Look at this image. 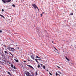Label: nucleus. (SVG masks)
<instances>
[{
	"label": "nucleus",
	"instance_id": "1",
	"mask_svg": "<svg viewBox=\"0 0 76 76\" xmlns=\"http://www.w3.org/2000/svg\"><path fill=\"white\" fill-rule=\"evenodd\" d=\"M11 1L12 0H8L6 1L5 0H2V1H3V3L5 4L6 3V2H7V3L10 2V1Z\"/></svg>",
	"mask_w": 76,
	"mask_h": 76
},
{
	"label": "nucleus",
	"instance_id": "2",
	"mask_svg": "<svg viewBox=\"0 0 76 76\" xmlns=\"http://www.w3.org/2000/svg\"><path fill=\"white\" fill-rule=\"evenodd\" d=\"M32 6L33 7H34V9H37V6L36 4H32Z\"/></svg>",
	"mask_w": 76,
	"mask_h": 76
},
{
	"label": "nucleus",
	"instance_id": "3",
	"mask_svg": "<svg viewBox=\"0 0 76 76\" xmlns=\"http://www.w3.org/2000/svg\"><path fill=\"white\" fill-rule=\"evenodd\" d=\"M30 56L31 57V58L33 60L35 59V56H34L32 55L31 56Z\"/></svg>",
	"mask_w": 76,
	"mask_h": 76
},
{
	"label": "nucleus",
	"instance_id": "4",
	"mask_svg": "<svg viewBox=\"0 0 76 76\" xmlns=\"http://www.w3.org/2000/svg\"><path fill=\"white\" fill-rule=\"evenodd\" d=\"M38 60L39 61H42V60H41V59H35V60L36 61V62L37 63H39L38 62Z\"/></svg>",
	"mask_w": 76,
	"mask_h": 76
},
{
	"label": "nucleus",
	"instance_id": "5",
	"mask_svg": "<svg viewBox=\"0 0 76 76\" xmlns=\"http://www.w3.org/2000/svg\"><path fill=\"white\" fill-rule=\"evenodd\" d=\"M10 51H13L15 50V49L13 48H10Z\"/></svg>",
	"mask_w": 76,
	"mask_h": 76
},
{
	"label": "nucleus",
	"instance_id": "6",
	"mask_svg": "<svg viewBox=\"0 0 76 76\" xmlns=\"http://www.w3.org/2000/svg\"><path fill=\"white\" fill-rule=\"evenodd\" d=\"M26 65L27 66H28V67H30V68H31V69H34L33 68V67H32V66L28 64H27Z\"/></svg>",
	"mask_w": 76,
	"mask_h": 76
},
{
	"label": "nucleus",
	"instance_id": "7",
	"mask_svg": "<svg viewBox=\"0 0 76 76\" xmlns=\"http://www.w3.org/2000/svg\"><path fill=\"white\" fill-rule=\"evenodd\" d=\"M14 60H15L17 63H18V62H19L18 60H16V59H14Z\"/></svg>",
	"mask_w": 76,
	"mask_h": 76
},
{
	"label": "nucleus",
	"instance_id": "8",
	"mask_svg": "<svg viewBox=\"0 0 76 76\" xmlns=\"http://www.w3.org/2000/svg\"><path fill=\"white\" fill-rule=\"evenodd\" d=\"M36 58H41L38 57V56H36Z\"/></svg>",
	"mask_w": 76,
	"mask_h": 76
},
{
	"label": "nucleus",
	"instance_id": "9",
	"mask_svg": "<svg viewBox=\"0 0 76 76\" xmlns=\"http://www.w3.org/2000/svg\"><path fill=\"white\" fill-rule=\"evenodd\" d=\"M0 16H1V17H2V18H4V16H3V15L0 14Z\"/></svg>",
	"mask_w": 76,
	"mask_h": 76
},
{
	"label": "nucleus",
	"instance_id": "10",
	"mask_svg": "<svg viewBox=\"0 0 76 76\" xmlns=\"http://www.w3.org/2000/svg\"><path fill=\"white\" fill-rule=\"evenodd\" d=\"M28 61H32V60L30 59V60L29 59H28Z\"/></svg>",
	"mask_w": 76,
	"mask_h": 76
},
{
	"label": "nucleus",
	"instance_id": "11",
	"mask_svg": "<svg viewBox=\"0 0 76 76\" xmlns=\"http://www.w3.org/2000/svg\"><path fill=\"white\" fill-rule=\"evenodd\" d=\"M13 68L14 69H16V67L15 66V65H14V66H13Z\"/></svg>",
	"mask_w": 76,
	"mask_h": 76
},
{
	"label": "nucleus",
	"instance_id": "12",
	"mask_svg": "<svg viewBox=\"0 0 76 76\" xmlns=\"http://www.w3.org/2000/svg\"><path fill=\"white\" fill-rule=\"evenodd\" d=\"M10 48H11L8 47L7 49H8V50H10Z\"/></svg>",
	"mask_w": 76,
	"mask_h": 76
},
{
	"label": "nucleus",
	"instance_id": "13",
	"mask_svg": "<svg viewBox=\"0 0 76 76\" xmlns=\"http://www.w3.org/2000/svg\"><path fill=\"white\" fill-rule=\"evenodd\" d=\"M12 6H13V7H16L15 6V4H13V5H12Z\"/></svg>",
	"mask_w": 76,
	"mask_h": 76
},
{
	"label": "nucleus",
	"instance_id": "14",
	"mask_svg": "<svg viewBox=\"0 0 76 76\" xmlns=\"http://www.w3.org/2000/svg\"><path fill=\"white\" fill-rule=\"evenodd\" d=\"M8 74H9V75H11V74L10 73V72H8Z\"/></svg>",
	"mask_w": 76,
	"mask_h": 76
},
{
	"label": "nucleus",
	"instance_id": "15",
	"mask_svg": "<svg viewBox=\"0 0 76 76\" xmlns=\"http://www.w3.org/2000/svg\"><path fill=\"white\" fill-rule=\"evenodd\" d=\"M73 15V13H70L69 14V15L70 16L71 15Z\"/></svg>",
	"mask_w": 76,
	"mask_h": 76
},
{
	"label": "nucleus",
	"instance_id": "16",
	"mask_svg": "<svg viewBox=\"0 0 76 76\" xmlns=\"http://www.w3.org/2000/svg\"><path fill=\"white\" fill-rule=\"evenodd\" d=\"M13 64H11V67H12V68L13 69Z\"/></svg>",
	"mask_w": 76,
	"mask_h": 76
},
{
	"label": "nucleus",
	"instance_id": "17",
	"mask_svg": "<svg viewBox=\"0 0 76 76\" xmlns=\"http://www.w3.org/2000/svg\"><path fill=\"white\" fill-rule=\"evenodd\" d=\"M43 68L44 69H45V66L44 65L43 66Z\"/></svg>",
	"mask_w": 76,
	"mask_h": 76
},
{
	"label": "nucleus",
	"instance_id": "18",
	"mask_svg": "<svg viewBox=\"0 0 76 76\" xmlns=\"http://www.w3.org/2000/svg\"><path fill=\"white\" fill-rule=\"evenodd\" d=\"M58 73H60V74H61L62 73H61V72H60V71H58Z\"/></svg>",
	"mask_w": 76,
	"mask_h": 76
},
{
	"label": "nucleus",
	"instance_id": "19",
	"mask_svg": "<svg viewBox=\"0 0 76 76\" xmlns=\"http://www.w3.org/2000/svg\"><path fill=\"white\" fill-rule=\"evenodd\" d=\"M38 68H39V67H40V65H39V64H38Z\"/></svg>",
	"mask_w": 76,
	"mask_h": 76
},
{
	"label": "nucleus",
	"instance_id": "20",
	"mask_svg": "<svg viewBox=\"0 0 76 76\" xmlns=\"http://www.w3.org/2000/svg\"><path fill=\"white\" fill-rule=\"evenodd\" d=\"M56 76H57V75H58V74H57V72L56 73Z\"/></svg>",
	"mask_w": 76,
	"mask_h": 76
},
{
	"label": "nucleus",
	"instance_id": "21",
	"mask_svg": "<svg viewBox=\"0 0 76 76\" xmlns=\"http://www.w3.org/2000/svg\"><path fill=\"white\" fill-rule=\"evenodd\" d=\"M49 74H50V75H51V76H52V74H51V73L50 72H49Z\"/></svg>",
	"mask_w": 76,
	"mask_h": 76
},
{
	"label": "nucleus",
	"instance_id": "22",
	"mask_svg": "<svg viewBox=\"0 0 76 76\" xmlns=\"http://www.w3.org/2000/svg\"><path fill=\"white\" fill-rule=\"evenodd\" d=\"M36 8H37V9H38V11H39V9H38V7H37Z\"/></svg>",
	"mask_w": 76,
	"mask_h": 76
},
{
	"label": "nucleus",
	"instance_id": "23",
	"mask_svg": "<svg viewBox=\"0 0 76 76\" xmlns=\"http://www.w3.org/2000/svg\"><path fill=\"white\" fill-rule=\"evenodd\" d=\"M4 53H5V54H6V53H7V52L6 51H5Z\"/></svg>",
	"mask_w": 76,
	"mask_h": 76
},
{
	"label": "nucleus",
	"instance_id": "24",
	"mask_svg": "<svg viewBox=\"0 0 76 76\" xmlns=\"http://www.w3.org/2000/svg\"><path fill=\"white\" fill-rule=\"evenodd\" d=\"M54 48L55 49V50H56V51H57V49L56 48Z\"/></svg>",
	"mask_w": 76,
	"mask_h": 76
},
{
	"label": "nucleus",
	"instance_id": "25",
	"mask_svg": "<svg viewBox=\"0 0 76 76\" xmlns=\"http://www.w3.org/2000/svg\"><path fill=\"white\" fill-rule=\"evenodd\" d=\"M66 60H67L68 59L67 57H66Z\"/></svg>",
	"mask_w": 76,
	"mask_h": 76
},
{
	"label": "nucleus",
	"instance_id": "26",
	"mask_svg": "<svg viewBox=\"0 0 76 76\" xmlns=\"http://www.w3.org/2000/svg\"><path fill=\"white\" fill-rule=\"evenodd\" d=\"M23 62H24V63H26V61H24Z\"/></svg>",
	"mask_w": 76,
	"mask_h": 76
},
{
	"label": "nucleus",
	"instance_id": "27",
	"mask_svg": "<svg viewBox=\"0 0 76 76\" xmlns=\"http://www.w3.org/2000/svg\"><path fill=\"white\" fill-rule=\"evenodd\" d=\"M57 67H58V68H59V69H60V67L59 66H57Z\"/></svg>",
	"mask_w": 76,
	"mask_h": 76
},
{
	"label": "nucleus",
	"instance_id": "28",
	"mask_svg": "<svg viewBox=\"0 0 76 76\" xmlns=\"http://www.w3.org/2000/svg\"><path fill=\"white\" fill-rule=\"evenodd\" d=\"M2 12H4V10L2 9Z\"/></svg>",
	"mask_w": 76,
	"mask_h": 76
},
{
	"label": "nucleus",
	"instance_id": "29",
	"mask_svg": "<svg viewBox=\"0 0 76 76\" xmlns=\"http://www.w3.org/2000/svg\"><path fill=\"white\" fill-rule=\"evenodd\" d=\"M40 15L41 16H42V14H40Z\"/></svg>",
	"mask_w": 76,
	"mask_h": 76
},
{
	"label": "nucleus",
	"instance_id": "30",
	"mask_svg": "<svg viewBox=\"0 0 76 76\" xmlns=\"http://www.w3.org/2000/svg\"><path fill=\"white\" fill-rule=\"evenodd\" d=\"M2 32V31L1 30H0V33H1V32Z\"/></svg>",
	"mask_w": 76,
	"mask_h": 76
},
{
	"label": "nucleus",
	"instance_id": "31",
	"mask_svg": "<svg viewBox=\"0 0 76 76\" xmlns=\"http://www.w3.org/2000/svg\"><path fill=\"white\" fill-rule=\"evenodd\" d=\"M67 60L68 61H70V60L69 59H67Z\"/></svg>",
	"mask_w": 76,
	"mask_h": 76
},
{
	"label": "nucleus",
	"instance_id": "32",
	"mask_svg": "<svg viewBox=\"0 0 76 76\" xmlns=\"http://www.w3.org/2000/svg\"><path fill=\"white\" fill-rule=\"evenodd\" d=\"M40 65H41L42 66V64H40Z\"/></svg>",
	"mask_w": 76,
	"mask_h": 76
},
{
	"label": "nucleus",
	"instance_id": "33",
	"mask_svg": "<svg viewBox=\"0 0 76 76\" xmlns=\"http://www.w3.org/2000/svg\"><path fill=\"white\" fill-rule=\"evenodd\" d=\"M4 47H5V48H6V46L5 45H4Z\"/></svg>",
	"mask_w": 76,
	"mask_h": 76
},
{
	"label": "nucleus",
	"instance_id": "34",
	"mask_svg": "<svg viewBox=\"0 0 76 76\" xmlns=\"http://www.w3.org/2000/svg\"><path fill=\"white\" fill-rule=\"evenodd\" d=\"M44 13V12H42V14H43V13Z\"/></svg>",
	"mask_w": 76,
	"mask_h": 76
},
{
	"label": "nucleus",
	"instance_id": "35",
	"mask_svg": "<svg viewBox=\"0 0 76 76\" xmlns=\"http://www.w3.org/2000/svg\"><path fill=\"white\" fill-rule=\"evenodd\" d=\"M58 76H60V75H59V74H58Z\"/></svg>",
	"mask_w": 76,
	"mask_h": 76
},
{
	"label": "nucleus",
	"instance_id": "36",
	"mask_svg": "<svg viewBox=\"0 0 76 76\" xmlns=\"http://www.w3.org/2000/svg\"><path fill=\"white\" fill-rule=\"evenodd\" d=\"M52 43H53V44L54 43L53 41L52 42Z\"/></svg>",
	"mask_w": 76,
	"mask_h": 76
},
{
	"label": "nucleus",
	"instance_id": "37",
	"mask_svg": "<svg viewBox=\"0 0 76 76\" xmlns=\"http://www.w3.org/2000/svg\"><path fill=\"white\" fill-rule=\"evenodd\" d=\"M66 42H68V41H66Z\"/></svg>",
	"mask_w": 76,
	"mask_h": 76
},
{
	"label": "nucleus",
	"instance_id": "38",
	"mask_svg": "<svg viewBox=\"0 0 76 76\" xmlns=\"http://www.w3.org/2000/svg\"><path fill=\"white\" fill-rule=\"evenodd\" d=\"M36 75H37V73H36Z\"/></svg>",
	"mask_w": 76,
	"mask_h": 76
},
{
	"label": "nucleus",
	"instance_id": "39",
	"mask_svg": "<svg viewBox=\"0 0 76 76\" xmlns=\"http://www.w3.org/2000/svg\"><path fill=\"white\" fill-rule=\"evenodd\" d=\"M16 46H18V45H16Z\"/></svg>",
	"mask_w": 76,
	"mask_h": 76
},
{
	"label": "nucleus",
	"instance_id": "40",
	"mask_svg": "<svg viewBox=\"0 0 76 76\" xmlns=\"http://www.w3.org/2000/svg\"><path fill=\"white\" fill-rule=\"evenodd\" d=\"M9 64H10V63H9Z\"/></svg>",
	"mask_w": 76,
	"mask_h": 76
},
{
	"label": "nucleus",
	"instance_id": "41",
	"mask_svg": "<svg viewBox=\"0 0 76 76\" xmlns=\"http://www.w3.org/2000/svg\"><path fill=\"white\" fill-rule=\"evenodd\" d=\"M47 71L48 72V70H47Z\"/></svg>",
	"mask_w": 76,
	"mask_h": 76
}]
</instances>
